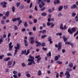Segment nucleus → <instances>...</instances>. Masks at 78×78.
<instances>
[{
	"mask_svg": "<svg viewBox=\"0 0 78 78\" xmlns=\"http://www.w3.org/2000/svg\"><path fill=\"white\" fill-rule=\"evenodd\" d=\"M41 3L42 4V6H44L45 5V3L44 2V1H42L41 2Z\"/></svg>",
	"mask_w": 78,
	"mask_h": 78,
	"instance_id": "obj_31",
	"label": "nucleus"
},
{
	"mask_svg": "<svg viewBox=\"0 0 78 78\" xmlns=\"http://www.w3.org/2000/svg\"><path fill=\"white\" fill-rule=\"evenodd\" d=\"M47 25L48 26H50L51 24L50 22H48L47 23Z\"/></svg>",
	"mask_w": 78,
	"mask_h": 78,
	"instance_id": "obj_63",
	"label": "nucleus"
},
{
	"mask_svg": "<svg viewBox=\"0 0 78 78\" xmlns=\"http://www.w3.org/2000/svg\"><path fill=\"white\" fill-rule=\"evenodd\" d=\"M29 58L30 59H28V61L32 62L33 64H35V62H34V56H32L31 55H30L29 56Z\"/></svg>",
	"mask_w": 78,
	"mask_h": 78,
	"instance_id": "obj_2",
	"label": "nucleus"
},
{
	"mask_svg": "<svg viewBox=\"0 0 78 78\" xmlns=\"http://www.w3.org/2000/svg\"><path fill=\"white\" fill-rule=\"evenodd\" d=\"M62 34V33H58L56 34V35L57 36H58V35H59V36H61Z\"/></svg>",
	"mask_w": 78,
	"mask_h": 78,
	"instance_id": "obj_30",
	"label": "nucleus"
},
{
	"mask_svg": "<svg viewBox=\"0 0 78 78\" xmlns=\"http://www.w3.org/2000/svg\"><path fill=\"white\" fill-rule=\"evenodd\" d=\"M54 5L59 4L60 3V1L59 0H55L54 1Z\"/></svg>",
	"mask_w": 78,
	"mask_h": 78,
	"instance_id": "obj_11",
	"label": "nucleus"
},
{
	"mask_svg": "<svg viewBox=\"0 0 78 78\" xmlns=\"http://www.w3.org/2000/svg\"><path fill=\"white\" fill-rule=\"evenodd\" d=\"M3 57H4V55H1L0 56V59H2Z\"/></svg>",
	"mask_w": 78,
	"mask_h": 78,
	"instance_id": "obj_48",
	"label": "nucleus"
},
{
	"mask_svg": "<svg viewBox=\"0 0 78 78\" xmlns=\"http://www.w3.org/2000/svg\"><path fill=\"white\" fill-rule=\"evenodd\" d=\"M24 42L25 43V46H26V47L28 46V43L27 42V40H24Z\"/></svg>",
	"mask_w": 78,
	"mask_h": 78,
	"instance_id": "obj_18",
	"label": "nucleus"
},
{
	"mask_svg": "<svg viewBox=\"0 0 78 78\" xmlns=\"http://www.w3.org/2000/svg\"><path fill=\"white\" fill-rule=\"evenodd\" d=\"M24 8V6L22 5L21 7V8H20V9H23Z\"/></svg>",
	"mask_w": 78,
	"mask_h": 78,
	"instance_id": "obj_49",
	"label": "nucleus"
},
{
	"mask_svg": "<svg viewBox=\"0 0 78 78\" xmlns=\"http://www.w3.org/2000/svg\"><path fill=\"white\" fill-rule=\"evenodd\" d=\"M46 26V25H45V23H44L42 25L43 27L45 28Z\"/></svg>",
	"mask_w": 78,
	"mask_h": 78,
	"instance_id": "obj_62",
	"label": "nucleus"
},
{
	"mask_svg": "<svg viewBox=\"0 0 78 78\" xmlns=\"http://www.w3.org/2000/svg\"><path fill=\"white\" fill-rule=\"evenodd\" d=\"M77 8V6L76 4H74L72 6H71L70 8L71 9H75Z\"/></svg>",
	"mask_w": 78,
	"mask_h": 78,
	"instance_id": "obj_10",
	"label": "nucleus"
},
{
	"mask_svg": "<svg viewBox=\"0 0 78 78\" xmlns=\"http://www.w3.org/2000/svg\"><path fill=\"white\" fill-rule=\"evenodd\" d=\"M48 12H49V13H51L52 12V10L51 9H49L48 10Z\"/></svg>",
	"mask_w": 78,
	"mask_h": 78,
	"instance_id": "obj_34",
	"label": "nucleus"
},
{
	"mask_svg": "<svg viewBox=\"0 0 78 78\" xmlns=\"http://www.w3.org/2000/svg\"><path fill=\"white\" fill-rule=\"evenodd\" d=\"M37 73L38 75V76H40V75H41L42 74V72H41V70H39L38 72Z\"/></svg>",
	"mask_w": 78,
	"mask_h": 78,
	"instance_id": "obj_21",
	"label": "nucleus"
},
{
	"mask_svg": "<svg viewBox=\"0 0 78 78\" xmlns=\"http://www.w3.org/2000/svg\"><path fill=\"white\" fill-rule=\"evenodd\" d=\"M19 23H19V24H21V23H22V20H20L19 21Z\"/></svg>",
	"mask_w": 78,
	"mask_h": 78,
	"instance_id": "obj_58",
	"label": "nucleus"
},
{
	"mask_svg": "<svg viewBox=\"0 0 78 78\" xmlns=\"http://www.w3.org/2000/svg\"><path fill=\"white\" fill-rule=\"evenodd\" d=\"M20 20V18L19 17H17L16 18H15L12 19V21L13 22H17V21H19Z\"/></svg>",
	"mask_w": 78,
	"mask_h": 78,
	"instance_id": "obj_4",
	"label": "nucleus"
},
{
	"mask_svg": "<svg viewBox=\"0 0 78 78\" xmlns=\"http://www.w3.org/2000/svg\"><path fill=\"white\" fill-rule=\"evenodd\" d=\"M67 8H68V6L67 5L64 6V9H67Z\"/></svg>",
	"mask_w": 78,
	"mask_h": 78,
	"instance_id": "obj_57",
	"label": "nucleus"
},
{
	"mask_svg": "<svg viewBox=\"0 0 78 78\" xmlns=\"http://www.w3.org/2000/svg\"><path fill=\"white\" fill-rule=\"evenodd\" d=\"M41 58H39V59H37V63H39V61H40V60H41Z\"/></svg>",
	"mask_w": 78,
	"mask_h": 78,
	"instance_id": "obj_47",
	"label": "nucleus"
},
{
	"mask_svg": "<svg viewBox=\"0 0 78 78\" xmlns=\"http://www.w3.org/2000/svg\"><path fill=\"white\" fill-rule=\"evenodd\" d=\"M12 12H14L15 11V7L14 6H13L12 8Z\"/></svg>",
	"mask_w": 78,
	"mask_h": 78,
	"instance_id": "obj_32",
	"label": "nucleus"
},
{
	"mask_svg": "<svg viewBox=\"0 0 78 78\" xmlns=\"http://www.w3.org/2000/svg\"><path fill=\"white\" fill-rule=\"evenodd\" d=\"M15 49H16L15 50V51L14 53V56H16V55L17 53L18 52V50H19L18 49L15 48Z\"/></svg>",
	"mask_w": 78,
	"mask_h": 78,
	"instance_id": "obj_17",
	"label": "nucleus"
},
{
	"mask_svg": "<svg viewBox=\"0 0 78 78\" xmlns=\"http://www.w3.org/2000/svg\"><path fill=\"white\" fill-rule=\"evenodd\" d=\"M30 53V49H28L27 51V52L26 53V55H28V54Z\"/></svg>",
	"mask_w": 78,
	"mask_h": 78,
	"instance_id": "obj_27",
	"label": "nucleus"
},
{
	"mask_svg": "<svg viewBox=\"0 0 78 78\" xmlns=\"http://www.w3.org/2000/svg\"><path fill=\"white\" fill-rule=\"evenodd\" d=\"M1 24H4L5 23V21L3 20H2L1 21Z\"/></svg>",
	"mask_w": 78,
	"mask_h": 78,
	"instance_id": "obj_45",
	"label": "nucleus"
},
{
	"mask_svg": "<svg viewBox=\"0 0 78 78\" xmlns=\"http://www.w3.org/2000/svg\"><path fill=\"white\" fill-rule=\"evenodd\" d=\"M27 52V50H24V51H22V53H21V55H25L26 54V52Z\"/></svg>",
	"mask_w": 78,
	"mask_h": 78,
	"instance_id": "obj_19",
	"label": "nucleus"
},
{
	"mask_svg": "<svg viewBox=\"0 0 78 78\" xmlns=\"http://www.w3.org/2000/svg\"><path fill=\"white\" fill-rule=\"evenodd\" d=\"M47 15V13L45 12H43L41 13V16H44V17L46 16Z\"/></svg>",
	"mask_w": 78,
	"mask_h": 78,
	"instance_id": "obj_24",
	"label": "nucleus"
},
{
	"mask_svg": "<svg viewBox=\"0 0 78 78\" xmlns=\"http://www.w3.org/2000/svg\"><path fill=\"white\" fill-rule=\"evenodd\" d=\"M34 10L36 11H37V6H36L34 8Z\"/></svg>",
	"mask_w": 78,
	"mask_h": 78,
	"instance_id": "obj_55",
	"label": "nucleus"
},
{
	"mask_svg": "<svg viewBox=\"0 0 78 78\" xmlns=\"http://www.w3.org/2000/svg\"><path fill=\"white\" fill-rule=\"evenodd\" d=\"M62 37L63 39L64 42H66V41H67V38L66 37L65 35L63 36Z\"/></svg>",
	"mask_w": 78,
	"mask_h": 78,
	"instance_id": "obj_14",
	"label": "nucleus"
},
{
	"mask_svg": "<svg viewBox=\"0 0 78 78\" xmlns=\"http://www.w3.org/2000/svg\"><path fill=\"white\" fill-rule=\"evenodd\" d=\"M46 37H47V35H42L41 37V39H44V38H45Z\"/></svg>",
	"mask_w": 78,
	"mask_h": 78,
	"instance_id": "obj_33",
	"label": "nucleus"
},
{
	"mask_svg": "<svg viewBox=\"0 0 78 78\" xmlns=\"http://www.w3.org/2000/svg\"><path fill=\"white\" fill-rule=\"evenodd\" d=\"M13 47V46H9V50H10V51H11L12 49V48Z\"/></svg>",
	"mask_w": 78,
	"mask_h": 78,
	"instance_id": "obj_25",
	"label": "nucleus"
},
{
	"mask_svg": "<svg viewBox=\"0 0 78 78\" xmlns=\"http://www.w3.org/2000/svg\"><path fill=\"white\" fill-rule=\"evenodd\" d=\"M56 73V78H59V73L57 72H55Z\"/></svg>",
	"mask_w": 78,
	"mask_h": 78,
	"instance_id": "obj_40",
	"label": "nucleus"
},
{
	"mask_svg": "<svg viewBox=\"0 0 78 78\" xmlns=\"http://www.w3.org/2000/svg\"><path fill=\"white\" fill-rule=\"evenodd\" d=\"M48 41H49V43L50 44H53V41H51V36H49L48 38Z\"/></svg>",
	"mask_w": 78,
	"mask_h": 78,
	"instance_id": "obj_9",
	"label": "nucleus"
},
{
	"mask_svg": "<svg viewBox=\"0 0 78 78\" xmlns=\"http://www.w3.org/2000/svg\"><path fill=\"white\" fill-rule=\"evenodd\" d=\"M62 26H63L62 23H61L60 27V29L62 30H66V29H67V27H66V25H64V27H63Z\"/></svg>",
	"mask_w": 78,
	"mask_h": 78,
	"instance_id": "obj_3",
	"label": "nucleus"
},
{
	"mask_svg": "<svg viewBox=\"0 0 78 78\" xmlns=\"http://www.w3.org/2000/svg\"><path fill=\"white\" fill-rule=\"evenodd\" d=\"M16 46L17 47H15V48L19 49V48H20V44L19 43H17L16 44Z\"/></svg>",
	"mask_w": 78,
	"mask_h": 78,
	"instance_id": "obj_15",
	"label": "nucleus"
},
{
	"mask_svg": "<svg viewBox=\"0 0 78 78\" xmlns=\"http://www.w3.org/2000/svg\"><path fill=\"white\" fill-rule=\"evenodd\" d=\"M39 7L40 8H42V5H41V4H39Z\"/></svg>",
	"mask_w": 78,
	"mask_h": 78,
	"instance_id": "obj_64",
	"label": "nucleus"
},
{
	"mask_svg": "<svg viewBox=\"0 0 78 78\" xmlns=\"http://www.w3.org/2000/svg\"><path fill=\"white\" fill-rule=\"evenodd\" d=\"M30 43L31 44H33L34 43V37H31L30 38Z\"/></svg>",
	"mask_w": 78,
	"mask_h": 78,
	"instance_id": "obj_6",
	"label": "nucleus"
},
{
	"mask_svg": "<svg viewBox=\"0 0 78 78\" xmlns=\"http://www.w3.org/2000/svg\"><path fill=\"white\" fill-rule=\"evenodd\" d=\"M9 12L8 11H7L5 13V16L6 17H8V16H9Z\"/></svg>",
	"mask_w": 78,
	"mask_h": 78,
	"instance_id": "obj_23",
	"label": "nucleus"
},
{
	"mask_svg": "<svg viewBox=\"0 0 78 78\" xmlns=\"http://www.w3.org/2000/svg\"><path fill=\"white\" fill-rule=\"evenodd\" d=\"M42 49L43 50H44V51H46V50H47V48H45L44 47H43Z\"/></svg>",
	"mask_w": 78,
	"mask_h": 78,
	"instance_id": "obj_52",
	"label": "nucleus"
},
{
	"mask_svg": "<svg viewBox=\"0 0 78 78\" xmlns=\"http://www.w3.org/2000/svg\"><path fill=\"white\" fill-rule=\"evenodd\" d=\"M20 2H18L16 4V6L17 7H19V5H20Z\"/></svg>",
	"mask_w": 78,
	"mask_h": 78,
	"instance_id": "obj_36",
	"label": "nucleus"
},
{
	"mask_svg": "<svg viewBox=\"0 0 78 78\" xmlns=\"http://www.w3.org/2000/svg\"><path fill=\"white\" fill-rule=\"evenodd\" d=\"M56 63L57 64H58H58H62V62H59V61H58L57 62H56Z\"/></svg>",
	"mask_w": 78,
	"mask_h": 78,
	"instance_id": "obj_29",
	"label": "nucleus"
},
{
	"mask_svg": "<svg viewBox=\"0 0 78 78\" xmlns=\"http://www.w3.org/2000/svg\"><path fill=\"white\" fill-rule=\"evenodd\" d=\"M55 26V24H52L51 25V28H53V27Z\"/></svg>",
	"mask_w": 78,
	"mask_h": 78,
	"instance_id": "obj_59",
	"label": "nucleus"
},
{
	"mask_svg": "<svg viewBox=\"0 0 78 78\" xmlns=\"http://www.w3.org/2000/svg\"><path fill=\"white\" fill-rule=\"evenodd\" d=\"M60 57H61V56L59 55H58L55 56V61H58V60L59 58Z\"/></svg>",
	"mask_w": 78,
	"mask_h": 78,
	"instance_id": "obj_12",
	"label": "nucleus"
},
{
	"mask_svg": "<svg viewBox=\"0 0 78 78\" xmlns=\"http://www.w3.org/2000/svg\"><path fill=\"white\" fill-rule=\"evenodd\" d=\"M76 13H73L72 14V17H75V16H76Z\"/></svg>",
	"mask_w": 78,
	"mask_h": 78,
	"instance_id": "obj_38",
	"label": "nucleus"
},
{
	"mask_svg": "<svg viewBox=\"0 0 78 78\" xmlns=\"http://www.w3.org/2000/svg\"><path fill=\"white\" fill-rule=\"evenodd\" d=\"M35 58H37V59H39V58H40V55H38V56L35 57Z\"/></svg>",
	"mask_w": 78,
	"mask_h": 78,
	"instance_id": "obj_54",
	"label": "nucleus"
},
{
	"mask_svg": "<svg viewBox=\"0 0 78 78\" xmlns=\"http://www.w3.org/2000/svg\"><path fill=\"white\" fill-rule=\"evenodd\" d=\"M3 38V37H2V38H1L0 39V44H1V42H3V40L2 39Z\"/></svg>",
	"mask_w": 78,
	"mask_h": 78,
	"instance_id": "obj_53",
	"label": "nucleus"
},
{
	"mask_svg": "<svg viewBox=\"0 0 78 78\" xmlns=\"http://www.w3.org/2000/svg\"><path fill=\"white\" fill-rule=\"evenodd\" d=\"M17 73V72L15 71H14L13 72V74H16V73Z\"/></svg>",
	"mask_w": 78,
	"mask_h": 78,
	"instance_id": "obj_60",
	"label": "nucleus"
},
{
	"mask_svg": "<svg viewBox=\"0 0 78 78\" xmlns=\"http://www.w3.org/2000/svg\"><path fill=\"white\" fill-rule=\"evenodd\" d=\"M35 42L36 44H37L36 45V47H37L38 46H41V45H42L41 43L40 42H38V41H35Z\"/></svg>",
	"mask_w": 78,
	"mask_h": 78,
	"instance_id": "obj_8",
	"label": "nucleus"
},
{
	"mask_svg": "<svg viewBox=\"0 0 78 78\" xmlns=\"http://www.w3.org/2000/svg\"><path fill=\"white\" fill-rule=\"evenodd\" d=\"M62 16V13H59L58 14V16L59 17H61Z\"/></svg>",
	"mask_w": 78,
	"mask_h": 78,
	"instance_id": "obj_44",
	"label": "nucleus"
},
{
	"mask_svg": "<svg viewBox=\"0 0 78 78\" xmlns=\"http://www.w3.org/2000/svg\"><path fill=\"white\" fill-rule=\"evenodd\" d=\"M46 30H43L42 31V34H44V33H46Z\"/></svg>",
	"mask_w": 78,
	"mask_h": 78,
	"instance_id": "obj_41",
	"label": "nucleus"
},
{
	"mask_svg": "<svg viewBox=\"0 0 78 78\" xmlns=\"http://www.w3.org/2000/svg\"><path fill=\"white\" fill-rule=\"evenodd\" d=\"M26 76L27 78H30L31 77V75L30 74H27L26 75Z\"/></svg>",
	"mask_w": 78,
	"mask_h": 78,
	"instance_id": "obj_35",
	"label": "nucleus"
},
{
	"mask_svg": "<svg viewBox=\"0 0 78 78\" xmlns=\"http://www.w3.org/2000/svg\"><path fill=\"white\" fill-rule=\"evenodd\" d=\"M58 47L57 49V50L58 51H60V50L61 49V47H62V46H61V42H59L58 44Z\"/></svg>",
	"mask_w": 78,
	"mask_h": 78,
	"instance_id": "obj_7",
	"label": "nucleus"
},
{
	"mask_svg": "<svg viewBox=\"0 0 78 78\" xmlns=\"http://www.w3.org/2000/svg\"><path fill=\"white\" fill-rule=\"evenodd\" d=\"M33 30L34 31H36V27H33Z\"/></svg>",
	"mask_w": 78,
	"mask_h": 78,
	"instance_id": "obj_61",
	"label": "nucleus"
},
{
	"mask_svg": "<svg viewBox=\"0 0 78 78\" xmlns=\"http://www.w3.org/2000/svg\"><path fill=\"white\" fill-rule=\"evenodd\" d=\"M14 29L15 30H17L18 29V28L17 27V26H14Z\"/></svg>",
	"mask_w": 78,
	"mask_h": 78,
	"instance_id": "obj_37",
	"label": "nucleus"
},
{
	"mask_svg": "<svg viewBox=\"0 0 78 78\" xmlns=\"http://www.w3.org/2000/svg\"><path fill=\"white\" fill-rule=\"evenodd\" d=\"M24 25L25 27H27L28 26V24H27V21L25 22L24 24Z\"/></svg>",
	"mask_w": 78,
	"mask_h": 78,
	"instance_id": "obj_28",
	"label": "nucleus"
},
{
	"mask_svg": "<svg viewBox=\"0 0 78 78\" xmlns=\"http://www.w3.org/2000/svg\"><path fill=\"white\" fill-rule=\"evenodd\" d=\"M77 34H78V30H77L76 32V33L74 34V37H75V36H76Z\"/></svg>",
	"mask_w": 78,
	"mask_h": 78,
	"instance_id": "obj_42",
	"label": "nucleus"
},
{
	"mask_svg": "<svg viewBox=\"0 0 78 78\" xmlns=\"http://www.w3.org/2000/svg\"><path fill=\"white\" fill-rule=\"evenodd\" d=\"M33 64V62H29L28 63V66H30L31 65H32V64Z\"/></svg>",
	"mask_w": 78,
	"mask_h": 78,
	"instance_id": "obj_50",
	"label": "nucleus"
},
{
	"mask_svg": "<svg viewBox=\"0 0 78 78\" xmlns=\"http://www.w3.org/2000/svg\"><path fill=\"white\" fill-rule=\"evenodd\" d=\"M13 77L14 78H18V77H17V75H14L13 76Z\"/></svg>",
	"mask_w": 78,
	"mask_h": 78,
	"instance_id": "obj_56",
	"label": "nucleus"
},
{
	"mask_svg": "<svg viewBox=\"0 0 78 78\" xmlns=\"http://www.w3.org/2000/svg\"><path fill=\"white\" fill-rule=\"evenodd\" d=\"M65 75H66V78H69V77L70 76V74L69 73V72L68 71H66Z\"/></svg>",
	"mask_w": 78,
	"mask_h": 78,
	"instance_id": "obj_5",
	"label": "nucleus"
},
{
	"mask_svg": "<svg viewBox=\"0 0 78 78\" xmlns=\"http://www.w3.org/2000/svg\"><path fill=\"white\" fill-rule=\"evenodd\" d=\"M22 66L23 67H25V66H26V65L25 64V63L23 62L22 63Z\"/></svg>",
	"mask_w": 78,
	"mask_h": 78,
	"instance_id": "obj_51",
	"label": "nucleus"
},
{
	"mask_svg": "<svg viewBox=\"0 0 78 78\" xmlns=\"http://www.w3.org/2000/svg\"><path fill=\"white\" fill-rule=\"evenodd\" d=\"M63 8V6H60L59 7L58 9V11H60L62 10V9Z\"/></svg>",
	"mask_w": 78,
	"mask_h": 78,
	"instance_id": "obj_20",
	"label": "nucleus"
},
{
	"mask_svg": "<svg viewBox=\"0 0 78 78\" xmlns=\"http://www.w3.org/2000/svg\"><path fill=\"white\" fill-rule=\"evenodd\" d=\"M45 9H46L45 7H43L41 9V11H42L44 10H45Z\"/></svg>",
	"mask_w": 78,
	"mask_h": 78,
	"instance_id": "obj_39",
	"label": "nucleus"
},
{
	"mask_svg": "<svg viewBox=\"0 0 78 78\" xmlns=\"http://www.w3.org/2000/svg\"><path fill=\"white\" fill-rule=\"evenodd\" d=\"M7 56H12V54H11V53H8L7 54Z\"/></svg>",
	"mask_w": 78,
	"mask_h": 78,
	"instance_id": "obj_46",
	"label": "nucleus"
},
{
	"mask_svg": "<svg viewBox=\"0 0 78 78\" xmlns=\"http://www.w3.org/2000/svg\"><path fill=\"white\" fill-rule=\"evenodd\" d=\"M76 28L75 27H73L72 28L71 30L69 29L68 30V32L70 34H73V33H74V32L76 31Z\"/></svg>",
	"mask_w": 78,
	"mask_h": 78,
	"instance_id": "obj_1",
	"label": "nucleus"
},
{
	"mask_svg": "<svg viewBox=\"0 0 78 78\" xmlns=\"http://www.w3.org/2000/svg\"><path fill=\"white\" fill-rule=\"evenodd\" d=\"M12 64V62L11 61H9L8 62V63L7 64V66H11Z\"/></svg>",
	"mask_w": 78,
	"mask_h": 78,
	"instance_id": "obj_16",
	"label": "nucleus"
},
{
	"mask_svg": "<svg viewBox=\"0 0 78 78\" xmlns=\"http://www.w3.org/2000/svg\"><path fill=\"white\" fill-rule=\"evenodd\" d=\"M9 59H10V57H8L5 59V61H9Z\"/></svg>",
	"mask_w": 78,
	"mask_h": 78,
	"instance_id": "obj_43",
	"label": "nucleus"
},
{
	"mask_svg": "<svg viewBox=\"0 0 78 78\" xmlns=\"http://www.w3.org/2000/svg\"><path fill=\"white\" fill-rule=\"evenodd\" d=\"M68 66L69 68H72L73 66V64L72 63H69L68 65Z\"/></svg>",
	"mask_w": 78,
	"mask_h": 78,
	"instance_id": "obj_13",
	"label": "nucleus"
},
{
	"mask_svg": "<svg viewBox=\"0 0 78 78\" xmlns=\"http://www.w3.org/2000/svg\"><path fill=\"white\" fill-rule=\"evenodd\" d=\"M65 44L66 45H69L70 44V42L68 41H66L65 42Z\"/></svg>",
	"mask_w": 78,
	"mask_h": 78,
	"instance_id": "obj_26",
	"label": "nucleus"
},
{
	"mask_svg": "<svg viewBox=\"0 0 78 78\" xmlns=\"http://www.w3.org/2000/svg\"><path fill=\"white\" fill-rule=\"evenodd\" d=\"M47 55L48 57H50L51 55V52H49L48 53H47Z\"/></svg>",
	"mask_w": 78,
	"mask_h": 78,
	"instance_id": "obj_22",
	"label": "nucleus"
}]
</instances>
